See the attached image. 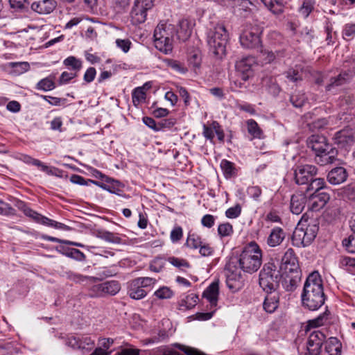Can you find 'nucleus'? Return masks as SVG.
Segmentation results:
<instances>
[{"instance_id": "nucleus-27", "label": "nucleus", "mask_w": 355, "mask_h": 355, "mask_svg": "<svg viewBox=\"0 0 355 355\" xmlns=\"http://www.w3.org/2000/svg\"><path fill=\"white\" fill-rule=\"evenodd\" d=\"M100 175V178L102 180H105V182L108 183H112L111 186H108L104 184H100L98 186H100L101 188H103L105 190H107L110 193H114L118 196H122V191L119 189V187L121 186V183L118 180H114V179H112L110 178H108L104 175H103L101 172H98Z\"/></svg>"}, {"instance_id": "nucleus-28", "label": "nucleus", "mask_w": 355, "mask_h": 355, "mask_svg": "<svg viewBox=\"0 0 355 355\" xmlns=\"http://www.w3.org/2000/svg\"><path fill=\"white\" fill-rule=\"evenodd\" d=\"M285 232L280 227H275L272 230L269 234L267 243L270 247H276L280 245L285 238Z\"/></svg>"}, {"instance_id": "nucleus-63", "label": "nucleus", "mask_w": 355, "mask_h": 355, "mask_svg": "<svg viewBox=\"0 0 355 355\" xmlns=\"http://www.w3.org/2000/svg\"><path fill=\"white\" fill-rule=\"evenodd\" d=\"M175 346L178 347V349L182 352H183L185 355H200V352L194 348L180 344H176Z\"/></svg>"}, {"instance_id": "nucleus-61", "label": "nucleus", "mask_w": 355, "mask_h": 355, "mask_svg": "<svg viewBox=\"0 0 355 355\" xmlns=\"http://www.w3.org/2000/svg\"><path fill=\"white\" fill-rule=\"evenodd\" d=\"M186 245L190 248L197 249L200 247V240L198 238L196 239L193 234H189L186 241Z\"/></svg>"}, {"instance_id": "nucleus-57", "label": "nucleus", "mask_w": 355, "mask_h": 355, "mask_svg": "<svg viewBox=\"0 0 355 355\" xmlns=\"http://www.w3.org/2000/svg\"><path fill=\"white\" fill-rule=\"evenodd\" d=\"M103 283L93 286L90 289L92 297H103L104 295Z\"/></svg>"}, {"instance_id": "nucleus-10", "label": "nucleus", "mask_w": 355, "mask_h": 355, "mask_svg": "<svg viewBox=\"0 0 355 355\" xmlns=\"http://www.w3.org/2000/svg\"><path fill=\"white\" fill-rule=\"evenodd\" d=\"M219 295V280L216 279L203 291L202 297L209 303V311L201 312V320H208L216 311Z\"/></svg>"}, {"instance_id": "nucleus-6", "label": "nucleus", "mask_w": 355, "mask_h": 355, "mask_svg": "<svg viewBox=\"0 0 355 355\" xmlns=\"http://www.w3.org/2000/svg\"><path fill=\"white\" fill-rule=\"evenodd\" d=\"M280 276L274 263H266L259 273V285L266 292L275 291L279 287Z\"/></svg>"}, {"instance_id": "nucleus-20", "label": "nucleus", "mask_w": 355, "mask_h": 355, "mask_svg": "<svg viewBox=\"0 0 355 355\" xmlns=\"http://www.w3.org/2000/svg\"><path fill=\"white\" fill-rule=\"evenodd\" d=\"M57 2L55 0H39L31 4V9L40 15L51 13L56 8Z\"/></svg>"}, {"instance_id": "nucleus-21", "label": "nucleus", "mask_w": 355, "mask_h": 355, "mask_svg": "<svg viewBox=\"0 0 355 355\" xmlns=\"http://www.w3.org/2000/svg\"><path fill=\"white\" fill-rule=\"evenodd\" d=\"M20 159L26 164H33L34 166L39 167L41 171L45 172L48 175H59L58 173L60 172V171L58 168L48 166L39 159L33 158L32 157L27 155H21Z\"/></svg>"}, {"instance_id": "nucleus-45", "label": "nucleus", "mask_w": 355, "mask_h": 355, "mask_svg": "<svg viewBox=\"0 0 355 355\" xmlns=\"http://www.w3.org/2000/svg\"><path fill=\"white\" fill-rule=\"evenodd\" d=\"M132 102L135 106H137L141 102L145 100L146 93L143 87H137L134 89L132 94Z\"/></svg>"}, {"instance_id": "nucleus-53", "label": "nucleus", "mask_w": 355, "mask_h": 355, "mask_svg": "<svg viewBox=\"0 0 355 355\" xmlns=\"http://www.w3.org/2000/svg\"><path fill=\"white\" fill-rule=\"evenodd\" d=\"M70 180L72 183L80 184V185H86L88 184V182L95 184L96 185H98L99 183L96 181L92 180H86L83 177L78 175H73L70 178Z\"/></svg>"}, {"instance_id": "nucleus-7", "label": "nucleus", "mask_w": 355, "mask_h": 355, "mask_svg": "<svg viewBox=\"0 0 355 355\" xmlns=\"http://www.w3.org/2000/svg\"><path fill=\"white\" fill-rule=\"evenodd\" d=\"M284 270L282 274L283 287L288 291H294L300 283L302 277L298 261H293L291 264L281 266Z\"/></svg>"}, {"instance_id": "nucleus-55", "label": "nucleus", "mask_w": 355, "mask_h": 355, "mask_svg": "<svg viewBox=\"0 0 355 355\" xmlns=\"http://www.w3.org/2000/svg\"><path fill=\"white\" fill-rule=\"evenodd\" d=\"M241 207L240 205L237 204L235 206L227 209L225 211V215L229 218H236L241 214Z\"/></svg>"}, {"instance_id": "nucleus-14", "label": "nucleus", "mask_w": 355, "mask_h": 355, "mask_svg": "<svg viewBox=\"0 0 355 355\" xmlns=\"http://www.w3.org/2000/svg\"><path fill=\"white\" fill-rule=\"evenodd\" d=\"M307 146L315 153L317 156L327 155L331 146L323 135H313L307 140Z\"/></svg>"}, {"instance_id": "nucleus-22", "label": "nucleus", "mask_w": 355, "mask_h": 355, "mask_svg": "<svg viewBox=\"0 0 355 355\" xmlns=\"http://www.w3.org/2000/svg\"><path fill=\"white\" fill-rule=\"evenodd\" d=\"M193 25L194 24L188 19L180 21L175 31L177 38L180 41H186L191 35Z\"/></svg>"}, {"instance_id": "nucleus-42", "label": "nucleus", "mask_w": 355, "mask_h": 355, "mask_svg": "<svg viewBox=\"0 0 355 355\" xmlns=\"http://www.w3.org/2000/svg\"><path fill=\"white\" fill-rule=\"evenodd\" d=\"M164 62L168 67H170L171 69L176 72L180 73H184L187 71V69L184 67V64L178 60L166 59Z\"/></svg>"}, {"instance_id": "nucleus-38", "label": "nucleus", "mask_w": 355, "mask_h": 355, "mask_svg": "<svg viewBox=\"0 0 355 355\" xmlns=\"http://www.w3.org/2000/svg\"><path fill=\"white\" fill-rule=\"evenodd\" d=\"M329 312L326 311L317 318L310 320L307 322V327H318L324 325L328 320Z\"/></svg>"}, {"instance_id": "nucleus-58", "label": "nucleus", "mask_w": 355, "mask_h": 355, "mask_svg": "<svg viewBox=\"0 0 355 355\" xmlns=\"http://www.w3.org/2000/svg\"><path fill=\"white\" fill-rule=\"evenodd\" d=\"M233 3V6L239 9V10H243L247 11L249 5L251 4L249 0H229Z\"/></svg>"}, {"instance_id": "nucleus-26", "label": "nucleus", "mask_w": 355, "mask_h": 355, "mask_svg": "<svg viewBox=\"0 0 355 355\" xmlns=\"http://www.w3.org/2000/svg\"><path fill=\"white\" fill-rule=\"evenodd\" d=\"M128 294L134 300H141L146 297L147 292L140 285L139 282L135 279L129 283Z\"/></svg>"}, {"instance_id": "nucleus-40", "label": "nucleus", "mask_w": 355, "mask_h": 355, "mask_svg": "<svg viewBox=\"0 0 355 355\" xmlns=\"http://www.w3.org/2000/svg\"><path fill=\"white\" fill-rule=\"evenodd\" d=\"M64 64L66 67H70L73 72H78L80 70L82 67V62L80 60L76 58L74 56H69L67 58L64 62Z\"/></svg>"}, {"instance_id": "nucleus-1", "label": "nucleus", "mask_w": 355, "mask_h": 355, "mask_svg": "<svg viewBox=\"0 0 355 355\" xmlns=\"http://www.w3.org/2000/svg\"><path fill=\"white\" fill-rule=\"evenodd\" d=\"M302 301L304 306L314 311L319 309L324 302L322 282L318 272L314 271L306 278Z\"/></svg>"}, {"instance_id": "nucleus-18", "label": "nucleus", "mask_w": 355, "mask_h": 355, "mask_svg": "<svg viewBox=\"0 0 355 355\" xmlns=\"http://www.w3.org/2000/svg\"><path fill=\"white\" fill-rule=\"evenodd\" d=\"M330 199V195L326 191L312 193L309 195V209L317 211L323 208Z\"/></svg>"}, {"instance_id": "nucleus-30", "label": "nucleus", "mask_w": 355, "mask_h": 355, "mask_svg": "<svg viewBox=\"0 0 355 355\" xmlns=\"http://www.w3.org/2000/svg\"><path fill=\"white\" fill-rule=\"evenodd\" d=\"M200 50L198 47H191L188 50V62L196 73L200 69Z\"/></svg>"}, {"instance_id": "nucleus-59", "label": "nucleus", "mask_w": 355, "mask_h": 355, "mask_svg": "<svg viewBox=\"0 0 355 355\" xmlns=\"http://www.w3.org/2000/svg\"><path fill=\"white\" fill-rule=\"evenodd\" d=\"M198 296L196 294H190L186 297L184 300L185 306L187 309H191L194 307L198 302Z\"/></svg>"}, {"instance_id": "nucleus-31", "label": "nucleus", "mask_w": 355, "mask_h": 355, "mask_svg": "<svg viewBox=\"0 0 355 355\" xmlns=\"http://www.w3.org/2000/svg\"><path fill=\"white\" fill-rule=\"evenodd\" d=\"M326 187V183L323 178H315V177L307 184L305 192L308 195L310 192L313 193L322 192V189Z\"/></svg>"}, {"instance_id": "nucleus-8", "label": "nucleus", "mask_w": 355, "mask_h": 355, "mask_svg": "<svg viewBox=\"0 0 355 355\" xmlns=\"http://www.w3.org/2000/svg\"><path fill=\"white\" fill-rule=\"evenodd\" d=\"M262 27L259 25L246 24L240 35L241 44L246 49H256L261 46L260 35Z\"/></svg>"}, {"instance_id": "nucleus-43", "label": "nucleus", "mask_w": 355, "mask_h": 355, "mask_svg": "<svg viewBox=\"0 0 355 355\" xmlns=\"http://www.w3.org/2000/svg\"><path fill=\"white\" fill-rule=\"evenodd\" d=\"M166 260L171 265L178 268L180 270H183L184 268H188L189 267V263H188V261L182 258H178L175 257H168Z\"/></svg>"}, {"instance_id": "nucleus-47", "label": "nucleus", "mask_w": 355, "mask_h": 355, "mask_svg": "<svg viewBox=\"0 0 355 355\" xmlns=\"http://www.w3.org/2000/svg\"><path fill=\"white\" fill-rule=\"evenodd\" d=\"M37 89L43 91H50L55 88V84L52 79L46 78L38 82Z\"/></svg>"}, {"instance_id": "nucleus-50", "label": "nucleus", "mask_w": 355, "mask_h": 355, "mask_svg": "<svg viewBox=\"0 0 355 355\" xmlns=\"http://www.w3.org/2000/svg\"><path fill=\"white\" fill-rule=\"evenodd\" d=\"M218 233L221 237L230 236L233 233L232 225L229 223L219 225L218 227Z\"/></svg>"}, {"instance_id": "nucleus-54", "label": "nucleus", "mask_w": 355, "mask_h": 355, "mask_svg": "<svg viewBox=\"0 0 355 355\" xmlns=\"http://www.w3.org/2000/svg\"><path fill=\"white\" fill-rule=\"evenodd\" d=\"M66 255L78 261H83L85 259V254L79 250L75 248L69 249L66 252Z\"/></svg>"}, {"instance_id": "nucleus-48", "label": "nucleus", "mask_w": 355, "mask_h": 355, "mask_svg": "<svg viewBox=\"0 0 355 355\" xmlns=\"http://www.w3.org/2000/svg\"><path fill=\"white\" fill-rule=\"evenodd\" d=\"M293 261H297V259L295 255L294 250L292 248L288 249L286 252L284 253V255L283 256L282 259V266H284L285 265H289L293 263Z\"/></svg>"}, {"instance_id": "nucleus-13", "label": "nucleus", "mask_w": 355, "mask_h": 355, "mask_svg": "<svg viewBox=\"0 0 355 355\" xmlns=\"http://www.w3.org/2000/svg\"><path fill=\"white\" fill-rule=\"evenodd\" d=\"M317 173L318 168L313 165H298L294 170L295 182L299 185H307Z\"/></svg>"}, {"instance_id": "nucleus-33", "label": "nucleus", "mask_w": 355, "mask_h": 355, "mask_svg": "<svg viewBox=\"0 0 355 355\" xmlns=\"http://www.w3.org/2000/svg\"><path fill=\"white\" fill-rule=\"evenodd\" d=\"M104 295H115L121 289V285L117 281L112 280L103 283Z\"/></svg>"}, {"instance_id": "nucleus-41", "label": "nucleus", "mask_w": 355, "mask_h": 355, "mask_svg": "<svg viewBox=\"0 0 355 355\" xmlns=\"http://www.w3.org/2000/svg\"><path fill=\"white\" fill-rule=\"evenodd\" d=\"M248 130V132L253 136L254 138H261L262 131L259 128L257 123L253 119H249L247 121Z\"/></svg>"}, {"instance_id": "nucleus-52", "label": "nucleus", "mask_w": 355, "mask_h": 355, "mask_svg": "<svg viewBox=\"0 0 355 355\" xmlns=\"http://www.w3.org/2000/svg\"><path fill=\"white\" fill-rule=\"evenodd\" d=\"M102 239L112 243H120L121 239L115 234L110 232H103L99 236Z\"/></svg>"}, {"instance_id": "nucleus-37", "label": "nucleus", "mask_w": 355, "mask_h": 355, "mask_svg": "<svg viewBox=\"0 0 355 355\" xmlns=\"http://www.w3.org/2000/svg\"><path fill=\"white\" fill-rule=\"evenodd\" d=\"M218 128H220V125L215 121H212L210 124H205L203 125V135L206 139L212 141L214 137V133Z\"/></svg>"}, {"instance_id": "nucleus-24", "label": "nucleus", "mask_w": 355, "mask_h": 355, "mask_svg": "<svg viewBox=\"0 0 355 355\" xmlns=\"http://www.w3.org/2000/svg\"><path fill=\"white\" fill-rule=\"evenodd\" d=\"M306 202V194L295 193L291 196L290 209L293 214L298 215L304 210Z\"/></svg>"}, {"instance_id": "nucleus-34", "label": "nucleus", "mask_w": 355, "mask_h": 355, "mask_svg": "<svg viewBox=\"0 0 355 355\" xmlns=\"http://www.w3.org/2000/svg\"><path fill=\"white\" fill-rule=\"evenodd\" d=\"M284 74L286 78L291 82H297L302 80V69L299 66L289 69Z\"/></svg>"}, {"instance_id": "nucleus-29", "label": "nucleus", "mask_w": 355, "mask_h": 355, "mask_svg": "<svg viewBox=\"0 0 355 355\" xmlns=\"http://www.w3.org/2000/svg\"><path fill=\"white\" fill-rule=\"evenodd\" d=\"M325 352L329 355H341L342 343L336 337H330L325 342Z\"/></svg>"}, {"instance_id": "nucleus-35", "label": "nucleus", "mask_w": 355, "mask_h": 355, "mask_svg": "<svg viewBox=\"0 0 355 355\" xmlns=\"http://www.w3.org/2000/svg\"><path fill=\"white\" fill-rule=\"evenodd\" d=\"M348 80V74L340 73L336 77L331 78L329 83L327 85L326 89L327 91H331L334 87L340 86L345 84Z\"/></svg>"}, {"instance_id": "nucleus-11", "label": "nucleus", "mask_w": 355, "mask_h": 355, "mask_svg": "<svg viewBox=\"0 0 355 355\" xmlns=\"http://www.w3.org/2000/svg\"><path fill=\"white\" fill-rule=\"evenodd\" d=\"M155 0H135L130 12V21L133 25L143 24L146 20L147 12L154 6Z\"/></svg>"}, {"instance_id": "nucleus-5", "label": "nucleus", "mask_w": 355, "mask_h": 355, "mask_svg": "<svg viewBox=\"0 0 355 355\" xmlns=\"http://www.w3.org/2000/svg\"><path fill=\"white\" fill-rule=\"evenodd\" d=\"M175 26L166 21H160L154 31V43L157 49L168 54L173 50Z\"/></svg>"}, {"instance_id": "nucleus-17", "label": "nucleus", "mask_w": 355, "mask_h": 355, "mask_svg": "<svg viewBox=\"0 0 355 355\" xmlns=\"http://www.w3.org/2000/svg\"><path fill=\"white\" fill-rule=\"evenodd\" d=\"M335 143L340 148H346L355 142V127L347 126L334 135Z\"/></svg>"}, {"instance_id": "nucleus-62", "label": "nucleus", "mask_w": 355, "mask_h": 355, "mask_svg": "<svg viewBox=\"0 0 355 355\" xmlns=\"http://www.w3.org/2000/svg\"><path fill=\"white\" fill-rule=\"evenodd\" d=\"M116 46L120 48L124 53H127L131 45V42L128 40L117 39L116 40Z\"/></svg>"}, {"instance_id": "nucleus-39", "label": "nucleus", "mask_w": 355, "mask_h": 355, "mask_svg": "<svg viewBox=\"0 0 355 355\" xmlns=\"http://www.w3.org/2000/svg\"><path fill=\"white\" fill-rule=\"evenodd\" d=\"M329 312L326 311L317 318L310 320L307 322V327H318L324 325L328 320Z\"/></svg>"}, {"instance_id": "nucleus-25", "label": "nucleus", "mask_w": 355, "mask_h": 355, "mask_svg": "<svg viewBox=\"0 0 355 355\" xmlns=\"http://www.w3.org/2000/svg\"><path fill=\"white\" fill-rule=\"evenodd\" d=\"M263 302V309L269 313H273L279 306V296L276 291L267 292Z\"/></svg>"}, {"instance_id": "nucleus-2", "label": "nucleus", "mask_w": 355, "mask_h": 355, "mask_svg": "<svg viewBox=\"0 0 355 355\" xmlns=\"http://www.w3.org/2000/svg\"><path fill=\"white\" fill-rule=\"evenodd\" d=\"M262 261V252L255 242L250 243L240 254L239 257H234L230 259L235 266L245 272H257Z\"/></svg>"}, {"instance_id": "nucleus-23", "label": "nucleus", "mask_w": 355, "mask_h": 355, "mask_svg": "<svg viewBox=\"0 0 355 355\" xmlns=\"http://www.w3.org/2000/svg\"><path fill=\"white\" fill-rule=\"evenodd\" d=\"M347 176V172L345 168L336 167L329 172L327 180L331 184H340L346 181Z\"/></svg>"}, {"instance_id": "nucleus-64", "label": "nucleus", "mask_w": 355, "mask_h": 355, "mask_svg": "<svg viewBox=\"0 0 355 355\" xmlns=\"http://www.w3.org/2000/svg\"><path fill=\"white\" fill-rule=\"evenodd\" d=\"M182 229L180 227H176L171 232V239L175 243L180 241L182 237Z\"/></svg>"}, {"instance_id": "nucleus-9", "label": "nucleus", "mask_w": 355, "mask_h": 355, "mask_svg": "<svg viewBox=\"0 0 355 355\" xmlns=\"http://www.w3.org/2000/svg\"><path fill=\"white\" fill-rule=\"evenodd\" d=\"M15 206L28 217L33 219L35 222L37 223H40L44 225H47L49 227H54L55 229L60 230H69V227L66 225L51 220L46 216H42V214L36 212L33 210L30 207L27 206V205L21 201L17 200L15 203Z\"/></svg>"}, {"instance_id": "nucleus-46", "label": "nucleus", "mask_w": 355, "mask_h": 355, "mask_svg": "<svg viewBox=\"0 0 355 355\" xmlns=\"http://www.w3.org/2000/svg\"><path fill=\"white\" fill-rule=\"evenodd\" d=\"M314 0H304L302 6L300 8V12L304 17H307L314 8Z\"/></svg>"}, {"instance_id": "nucleus-49", "label": "nucleus", "mask_w": 355, "mask_h": 355, "mask_svg": "<svg viewBox=\"0 0 355 355\" xmlns=\"http://www.w3.org/2000/svg\"><path fill=\"white\" fill-rule=\"evenodd\" d=\"M343 245L350 253H355V233H352L343 241Z\"/></svg>"}, {"instance_id": "nucleus-16", "label": "nucleus", "mask_w": 355, "mask_h": 355, "mask_svg": "<svg viewBox=\"0 0 355 355\" xmlns=\"http://www.w3.org/2000/svg\"><path fill=\"white\" fill-rule=\"evenodd\" d=\"M255 59L253 57L243 58L236 63V69L241 78L246 81L253 76V67L255 65Z\"/></svg>"}, {"instance_id": "nucleus-44", "label": "nucleus", "mask_w": 355, "mask_h": 355, "mask_svg": "<svg viewBox=\"0 0 355 355\" xmlns=\"http://www.w3.org/2000/svg\"><path fill=\"white\" fill-rule=\"evenodd\" d=\"M291 102L293 105V106L296 107H301L304 105L306 102V97L305 96L304 93L302 92H298L291 96Z\"/></svg>"}, {"instance_id": "nucleus-3", "label": "nucleus", "mask_w": 355, "mask_h": 355, "mask_svg": "<svg viewBox=\"0 0 355 355\" xmlns=\"http://www.w3.org/2000/svg\"><path fill=\"white\" fill-rule=\"evenodd\" d=\"M319 223L315 218L308 219L303 215L297 225L292 236L293 245L297 248L309 245L316 237Z\"/></svg>"}, {"instance_id": "nucleus-32", "label": "nucleus", "mask_w": 355, "mask_h": 355, "mask_svg": "<svg viewBox=\"0 0 355 355\" xmlns=\"http://www.w3.org/2000/svg\"><path fill=\"white\" fill-rule=\"evenodd\" d=\"M261 1L274 14L278 15L284 11L282 0H261Z\"/></svg>"}, {"instance_id": "nucleus-12", "label": "nucleus", "mask_w": 355, "mask_h": 355, "mask_svg": "<svg viewBox=\"0 0 355 355\" xmlns=\"http://www.w3.org/2000/svg\"><path fill=\"white\" fill-rule=\"evenodd\" d=\"M226 284L228 288L233 293L239 291L243 287V277L241 270L230 261L225 268Z\"/></svg>"}, {"instance_id": "nucleus-19", "label": "nucleus", "mask_w": 355, "mask_h": 355, "mask_svg": "<svg viewBox=\"0 0 355 355\" xmlns=\"http://www.w3.org/2000/svg\"><path fill=\"white\" fill-rule=\"evenodd\" d=\"M66 344L73 349H90L94 342L87 336H71L67 338Z\"/></svg>"}, {"instance_id": "nucleus-4", "label": "nucleus", "mask_w": 355, "mask_h": 355, "mask_svg": "<svg viewBox=\"0 0 355 355\" xmlns=\"http://www.w3.org/2000/svg\"><path fill=\"white\" fill-rule=\"evenodd\" d=\"M229 40V35L223 24H217L214 30L207 33V42L209 53L215 58L221 59L226 54V47Z\"/></svg>"}, {"instance_id": "nucleus-60", "label": "nucleus", "mask_w": 355, "mask_h": 355, "mask_svg": "<svg viewBox=\"0 0 355 355\" xmlns=\"http://www.w3.org/2000/svg\"><path fill=\"white\" fill-rule=\"evenodd\" d=\"M343 193L347 199L355 200V184H349L345 187Z\"/></svg>"}, {"instance_id": "nucleus-15", "label": "nucleus", "mask_w": 355, "mask_h": 355, "mask_svg": "<svg viewBox=\"0 0 355 355\" xmlns=\"http://www.w3.org/2000/svg\"><path fill=\"white\" fill-rule=\"evenodd\" d=\"M326 336L319 330L312 331L309 336L306 348L308 352L305 355H320V350Z\"/></svg>"}, {"instance_id": "nucleus-36", "label": "nucleus", "mask_w": 355, "mask_h": 355, "mask_svg": "<svg viewBox=\"0 0 355 355\" xmlns=\"http://www.w3.org/2000/svg\"><path fill=\"white\" fill-rule=\"evenodd\" d=\"M220 168L226 178H230L236 174L234 164L227 159H223L221 161Z\"/></svg>"}, {"instance_id": "nucleus-56", "label": "nucleus", "mask_w": 355, "mask_h": 355, "mask_svg": "<svg viewBox=\"0 0 355 355\" xmlns=\"http://www.w3.org/2000/svg\"><path fill=\"white\" fill-rule=\"evenodd\" d=\"M143 122L150 128L159 131L162 130V125H159V122H156L153 118L145 116L143 118Z\"/></svg>"}, {"instance_id": "nucleus-51", "label": "nucleus", "mask_w": 355, "mask_h": 355, "mask_svg": "<svg viewBox=\"0 0 355 355\" xmlns=\"http://www.w3.org/2000/svg\"><path fill=\"white\" fill-rule=\"evenodd\" d=\"M173 291L166 286L161 287L155 292V295H156L159 299H169L173 296Z\"/></svg>"}]
</instances>
